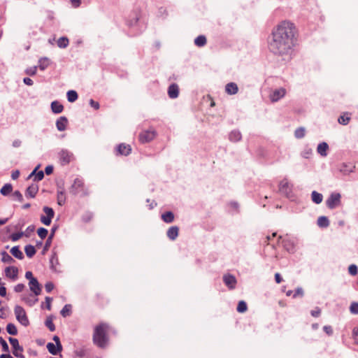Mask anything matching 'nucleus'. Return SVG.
<instances>
[{
	"label": "nucleus",
	"instance_id": "61",
	"mask_svg": "<svg viewBox=\"0 0 358 358\" xmlns=\"http://www.w3.org/2000/svg\"><path fill=\"white\" fill-rule=\"evenodd\" d=\"M90 104L96 110L99 108V103L96 101H94L93 99H90Z\"/></svg>",
	"mask_w": 358,
	"mask_h": 358
},
{
	"label": "nucleus",
	"instance_id": "35",
	"mask_svg": "<svg viewBox=\"0 0 358 358\" xmlns=\"http://www.w3.org/2000/svg\"><path fill=\"white\" fill-rule=\"evenodd\" d=\"M57 43L59 48H65L68 46L69 41L68 38L63 36L59 38Z\"/></svg>",
	"mask_w": 358,
	"mask_h": 358
},
{
	"label": "nucleus",
	"instance_id": "19",
	"mask_svg": "<svg viewBox=\"0 0 358 358\" xmlns=\"http://www.w3.org/2000/svg\"><path fill=\"white\" fill-rule=\"evenodd\" d=\"M178 232L179 228L176 226H173L168 229L166 234L169 239L174 241L178 237Z\"/></svg>",
	"mask_w": 358,
	"mask_h": 358
},
{
	"label": "nucleus",
	"instance_id": "6",
	"mask_svg": "<svg viewBox=\"0 0 358 358\" xmlns=\"http://www.w3.org/2000/svg\"><path fill=\"white\" fill-rule=\"evenodd\" d=\"M43 212L45 213V215H42L41 216V222L45 225H50L55 215V212L52 208L45 206L43 208Z\"/></svg>",
	"mask_w": 358,
	"mask_h": 358
},
{
	"label": "nucleus",
	"instance_id": "22",
	"mask_svg": "<svg viewBox=\"0 0 358 358\" xmlns=\"http://www.w3.org/2000/svg\"><path fill=\"white\" fill-rule=\"evenodd\" d=\"M51 109L54 113L58 114L63 111L64 106L57 101H54L51 103Z\"/></svg>",
	"mask_w": 358,
	"mask_h": 358
},
{
	"label": "nucleus",
	"instance_id": "41",
	"mask_svg": "<svg viewBox=\"0 0 358 358\" xmlns=\"http://www.w3.org/2000/svg\"><path fill=\"white\" fill-rule=\"evenodd\" d=\"M306 130L303 127H299L294 131V136L296 138H302L305 136Z\"/></svg>",
	"mask_w": 358,
	"mask_h": 358
},
{
	"label": "nucleus",
	"instance_id": "34",
	"mask_svg": "<svg viewBox=\"0 0 358 358\" xmlns=\"http://www.w3.org/2000/svg\"><path fill=\"white\" fill-rule=\"evenodd\" d=\"M317 224L320 227H327L329 225V221L325 216H321L317 220Z\"/></svg>",
	"mask_w": 358,
	"mask_h": 358
},
{
	"label": "nucleus",
	"instance_id": "38",
	"mask_svg": "<svg viewBox=\"0 0 358 358\" xmlns=\"http://www.w3.org/2000/svg\"><path fill=\"white\" fill-rule=\"evenodd\" d=\"M6 331L10 335L15 336L17 334V327L13 323H9L7 324Z\"/></svg>",
	"mask_w": 358,
	"mask_h": 358
},
{
	"label": "nucleus",
	"instance_id": "48",
	"mask_svg": "<svg viewBox=\"0 0 358 358\" xmlns=\"http://www.w3.org/2000/svg\"><path fill=\"white\" fill-rule=\"evenodd\" d=\"M0 343L2 346L3 350L6 352H8L9 351L8 345L7 344L6 341L1 337L0 338Z\"/></svg>",
	"mask_w": 358,
	"mask_h": 358
},
{
	"label": "nucleus",
	"instance_id": "60",
	"mask_svg": "<svg viewBox=\"0 0 358 358\" xmlns=\"http://www.w3.org/2000/svg\"><path fill=\"white\" fill-rule=\"evenodd\" d=\"M323 329L328 335H331L333 334V329L331 326H324Z\"/></svg>",
	"mask_w": 358,
	"mask_h": 358
},
{
	"label": "nucleus",
	"instance_id": "25",
	"mask_svg": "<svg viewBox=\"0 0 358 358\" xmlns=\"http://www.w3.org/2000/svg\"><path fill=\"white\" fill-rule=\"evenodd\" d=\"M328 148V144L327 143L322 142L318 145L317 150L320 155L324 157L327 155V150Z\"/></svg>",
	"mask_w": 358,
	"mask_h": 358
},
{
	"label": "nucleus",
	"instance_id": "14",
	"mask_svg": "<svg viewBox=\"0 0 358 358\" xmlns=\"http://www.w3.org/2000/svg\"><path fill=\"white\" fill-rule=\"evenodd\" d=\"M223 281L226 286H227L230 289L235 288L236 285V279L234 275L230 274L224 275L223 276Z\"/></svg>",
	"mask_w": 358,
	"mask_h": 358
},
{
	"label": "nucleus",
	"instance_id": "53",
	"mask_svg": "<svg viewBox=\"0 0 358 358\" xmlns=\"http://www.w3.org/2000/svg\"><path fill=\"white\" fill-rule=\"evenodd\" d=\"M45 289L46 292H48V293L52 292V290L54 289L53 283L51 282H48L45 285Z\"/></svg>",
	"mask_w": 358,
	"mask_h": 358
},
{
	"label": "nucleus",
	"instance_id": "17",
	"mask_svg": "<svg viewBox=\"0 0 358 358\" xmlns=\"http://www.w3.org/2000/svg\"><path fill=\"white\" fill-rule=\"evenodd\" d=\"M168 94L171 99H176L179 94V88L178 85L172 84L169 87Z\"/></svg>",
	"mask_w": 358,
	"mask_h": 358
},
{
	"label": "nucleus",
	"instance_id": "26",
	"mask_svg": "<svg viewBox=\"0 0 358 358\" xmlns=\"http://www.w3.org/2000/svg\"><path fill=\"white\" fill-rule=\"evenodd\" d=\"M279 189L280 191L284 192V193H287L288 192V190H289V181L287 180V179H283L282 180L280 181V184H279Z\"/></svg>",
	"mask_w": 358,
	"mask_h": 358
},
{
	"label": "nucleus",
	"instance_id": "18",
	"mask_svg": "<svg viewBox=\"0 0 358 358\" xmlns=\"http://www.w3.org/2000/svg\"><path fill=\"white\" fill-rule=\"evenodd\" d=\"M5 273L8 278L15 280L17 276L18 270L14 266H9L6 268Z\"/></svg>",
	"mask_w": 358,
	"mask_h": 358
},
{
	"label": "nucleus",
	"instance_id": "62",
	"mask_svg": "<svg viewBox=\"0 0 358 358\" xmlns=\"http://www.w3.org/2000/svg\"><path fill=\"white\" fill-rule=\"evenodd\" d=\"M20 176V171L16 170V171H14L12 172V174H11V178L13 180H16L19 178Z\"/></svg>",
	"mask_w": 358,
	"mask_h": 358
},
{
	"label": "nucleus",
	"instance_id": "51",
	"mask_svg": "<svg viewBox=\"0 0 358 358\" xmlns=\"http://www.w3.org/2000/svg\"><path fill=\"white\" fill-rule=\"evenodd\" d=\"M303 289L301 288V287H298L296 289L294 294H293V297L296 298L297 296H303Z\"/></svg>",
	"mask_w": 358,
	"mask_h": 358
},
{
	"label": "nucleus",
	"instance_id": "50",
	"mask_svg": "<svg viewBox=\"0 0 358 358\" xmlns=\"http://www.w3.org/2000/svg\"><path fill=\"white\" fill-rule=\"evenodd\" d=\"M13 196H15L20 202L23 201V196L20 191L17 190L14 192Z\"/></svg>",
	"mask_w": 358,
	"mask_h": 358
},
{
	"label": "nucleus",
	"instance_id": "29",
	"mask_svg": "<svg viewBox=\"0 0 358 358\" xmlns=\"http://www.w3.org/2000/svg\"><path fill=\"white\" fill-rule=\"evenodd\" d=\"M57 198V203L59 206L64 205L66 202V195H65L64 191V190L58 191Z\"/></svg>",
	"mask_w": 358,
	"mask_h": 358
},
{
	"label": "nucleus",
	"instance_id": "63",
	"mask_svg": "<svg viewBox=\"0 0 358 358\" xmlns=\"http://www.w3.org/2000/svg\"><path fill=\"white\" fill-rule=\"evenodd\" d=\"M275 280L278 284H280L282 281V278L279 273L275 274Z\"/></svg>",
	"mask_w": 358,
	"mask_h": 358
},
{
	"label": "nucleus",
	"instance_id": "52",
	"mask_svg": "<svg viewBox=\"0 0 358 358\" xmlns=\"http://www.w3.org/2000/svg\"><path fill=\"white\" fill-rule=\"evenodd\" d=\"M0 317L3 319L6 317V310L4 307L2 306L1 301H0Z\"/></svg>",
	"mask_w": 358,
	"mask_h": 358
},
{
	"label": "nucleus",
	"instance_id": "31",
	"mask_svg": "<svg viewBox=\"0 0 358 358\" xmlns=\"http://www.w3.org/2000/svg\"><path fill=\"white\" fill-rule=\"evenodd\" d=\"M12 190H13L12 185L7 183L1 187L0 192L2 195L7 196L12 192Z\"/></svg>",
	"mask_w": 358,
	"mask_h": 358
},
{
	"label": "nucleus",
	"instance_id": "30",
	"mask_svg": "<svg viewBox=\"0 0 358 358\" xmlns=\"http://www.w3.org/2000/svg\"><path fill=\"white\" fill-rule=\"evenodd\" d=\"M311 198L314 203L319 204L322 201L323 196L320 193L313 191L311 194Z\"/></svg>",
	"mask_w": 358,
	"mask_h": 358
},
{
	"label": "nucleus",
	"instance_id": "10",
	"mask_svg": "<svg viewBox=\"0 0 358 358\" xmlns=\"http://www.w3.org/2000/svg\"><path fill=\"white\" fill-rule=\"evenodd\" d=\"M73 154L67 150H62L59 152V160L62 165L68 164L73 159Z\"/></svg>",
	"mask_w": 358,
	"mask_h": 358
},
{
	"label": "nucleus",
	"instance_id": "45",
	"mask_svg": "<svg viewBox=\"0 0 358 358\" xmlns=\"http://www.w3.org/2000/svg\"><path fill=\"white\" fill-rule=\"evenodd\" d=\"M23 235V232L14 233L10 235V238L12 241L15 242L18 241L20 238H22Z\"/></svg>",
	"mask_w": 358,
	"mask_h": 358
},
{
	"label": "nucleus",
	"instance_id": "16",
	"mask_svg": "<svg viewBox=\"0 0 358 358\" xmlns=\"http://www.w3.org/2000/svg\"><path fill=\"white\" fill-rule=\"evenodd\" d=\"M67 124L68 120L64 116L60 117L56 122L57 129L60 131H64L66 129Z\"/></svg>",
	"mask_w": 358,
	"mask_h": 358
},
{
	"label": "nucleus",
	"instance_id": "64",
	"mask_svg": "<svg viewBox=\"0 0 358 358\" xmlns=\"http://www.w3.org/2000/svg\"><path fill=\"white\" fill-rule=\"evenodd\" d=\"M353 338L355 341H358V329L357 328H355L353 329Z\"/></svg>",
	"mask_w": 358,
	"mask_h": 358
},
{
	"label": "nucleus",
	"instance_id": "49",
	"mask_svg": "<svg viewBox=\"0 0 358 358\" xmlns=\"http://www.w3.org/2000/svg\"><path fill=\"white\" fill-rule=\"evenodd\" d=\"M45 325L50 329V331H54L55 330V324H53L52 320H47L45 322Z\"/></svg>",
	"mask_w": 358,
	"mask_h": 358
},
{
	"label": "nucleus",
	"instance_id": "33",
	"mask_svg": "<svg viewBox=\"0 0 358 358\" xmlns=\"http://www.w3.org/2000/svg\"><path fill=\"white\" fill-rule=\"evenodd\" d=\"M24 251L27 256L29 258L32 257L36 252L35 248L31 245H26L24 248Z\"/></svg>",
	"mask_w": 358,
	"mask_h": 358
},
{
	"label": "nucleus",
	"instance_id": "2",
	"mask_svg": "<svg viewBox=\"0 0 358 358\" xmlns=\"http://www.w3.org/2000/svg\"><path fill=\"white\" fill-rule=\"evenodd\" d=\"M109 325L101 322L94 328L92 340L94 345L101 348H104L108 345Z\"/></svg>",
	"mask_w": 358,
	"mask_h": 358
},
{
	"label": "nucleus",
	"instance_id": "13",
	"mask_svg": "<svg viewBox=\"0 0 358 358\" xmlns=\"http://www.w3.org/2000/svg\"><path fill=\"white\" fill-rule=\"evenodd\" d=\"M29 286L30 290L34 292L36 296H38L41 292V286L39 284L38 280L32 279L31 281L29 282Z\"/></svg>",
	"mask_w": 358,
	"mask_h": 358
},
{
	"label": "nucleus",
	"instance_id": "58",
	"mask_svg": "<svg viewBox=\"0 0 358 358\" xmlns=\"http://www.w3.org/2000/svg\"><path fill=\"white\" fill-rule=\"evenodd\" d=\"M24 285L23 284H17L14 287V290L16 292H21L24 290Z\"/></svg>",
	"mask_w": 358,
	"mask_h": 358
},
{
	"label": "nucleus",
	"instance_id": "1",
	"mask_svg": "<svg viewBox=\"0 0 358 358\" xmlns=\"http://www.w3.org/2000/svg\"><path fill=\"white\" fill-rule=\"evenodd\" d=\"M297 33L294 23L284 20L277 24L271 33V40L268 48L273 54L281 56L283 59H289L293 52V48Z\"/></svg>",
	"mask_w": 358,
	"mask_h": 358
},
{
	"label": "nucleus",
	"instance_id": "39",
	"mask_svg": "<svg viewBox=\"0 0 358 358\" xmlns=\"http://www.w3.org/2000/svg\"><path fill=\"white\" fill-rule=\"evenodd\" d=\"M71 313V306L69 304L65 305L61 310V315L63 317L69 316Z\"/></svg>",
	"mask_w": 358,
	"mask_h": 358
},
{
	"label": "nucleus",
	"instance_id": "24",
	"mask_svg": "<svg viewBox=\"0 0 358 358\" xmlns=\"http://www.w3.org/2000/svg\"><path fill=\"white\" fill-rule=\"evenodd\" d=\"M162 219L166 223H171L174 220V215L171 211H167L162 215Z\"/></svg>",
	"mask_w": 358,
	"mask_h": 358
},
{
	"label": "nucleus",
	"instance_id": "11",
	"mask_svg": "<svg viewBox=\"0 0 358 358\" xmlns=\"http://www.w3.org/2000/svg\"><path fill=\"white\" fill-rule=\"evenodd\" d=\"M280 240H282V246L285 248L286 250H287L289 252H293L294 248V244L290 238H289L288 237L282 238V236H279L278 242L280 241Z\"/></svg>",
	"mask_w": 358,
	"mask_h": 358
},
{
	"label": "nucleus",
	"instance_id": "46",
	"mask_svg": "<svg viewBox=\"0 0 358 358\" xmlns=\"http://www.w3.org/2000/svg\"><path fill=\"white\" fill-rule=\"evenodd\" d=\"M348 272L352 275H356L358 272V268L355 264H351L348 267Z\"/></svg>",
	"mask_w": 358,
	"mask_h": 358
},
{
	"label": "nucleus",
	"instance_id": "9",
	"mask_svg": "<svg viewBox=\"0 0 358 358\" xmlns=\"http://www.w3.org/2000/svg\"><path fill=\"white\" fill-rule=\"evenodd\" d=\"M287 93L285 88L280 87L273 90L269 94V99L271 102H276L283 98Z\"/></svg>",
	"mask_w": 358,
	"mask_h": 358
},
{
	"label": "nucleus",
	"instance_id": "42",
	"mask_svg": "<svg viewBox=\"0 0 358 358\" xmlns=\"http://www.w3.org/2000/svg\"><path fill=\"white\" fill-rule=\"evenodd\" d=\"M50 65V60L48 58H42L39 60V68L44 70Z\"/></svg>",
	"mask_w": 358,
	"mask_h": 358
},
{
	"label": "nucleus",
	"instance_id": "21",
	"mask_svg": "<svg viewBox=\"0 0 358 358\" xmlns=\"http://www.w3.org/2000/svg\"><path fill=\"white\" fill-rule=\"evenodd\" d=\"M351 120V113H343L338 119L339 124L343 125H347Z\"/></svg>",
	"mask_w": 358,
	"mask_h": 358
},
{
	"label": "nucleus",
	"instance_id": "59",
	"mask_svg": "<svg viewBox=\"0 0 358 358\" xmlns=\"http://www.w3.org/2000/svg\"><path fill=\"white\" fill-rule=\"evenodd\" d=\"M45 299L46 308L48 310H50L51 309V302L52 301V299L50 296H46Z\"/></svg>",
	"mask_w": 358,
	"mask_h": 358
},
{
	"label": "nucleus",
	"instance_id": "44",
	"mask_svg": "<svg viewBox=\"0 0 358 358\" xmlns=\"http://www.w3.org/2000/svg\"><path fill=\"white\" fill-rule=\"evenodd\" d=\"M48 230L43 227H41L37 230V234L41 239H44L48 235Z\"/></svg>",
	"mask_w": 358,
	"mask_h": 358
},
{
	"label": "nucleus",
	"instance_id": "3",
	"mask_svg": "<svg viewBox=\"0 0 358 358\" xmlns=\"http://www.w3.org/2000/svg\"><path fill=\"white\" fill-rule=\"evenodd\" d=\"M69 193L72 195L80 194L81 196H85L89 194L87 188L85 187L83 180L80 178H76L69 188Z\"/></svg>",
	"mask_w": 358,
	"mask_h": 358
},
{
	"label": "nucleus",
	"instance_id": "12",
	"mask_svg": "<svg viewBox=\"0 0 358 358\" xmlns=\"http://www.w3.org/2000/svg\"><path fill=\"white\" fill-rule=\"evenodd\" d=\"M117 155L127 156L131 152V147L129 144L120 143L117 147Z\"/></svg>",
	"mask_w": 358,
	"mask_h": 358
},
{
	"label": "nucleus",
	"instance_id": "20",
	"mask_svg": "<svg viewBox=\"0 0 358 358\" xmlns=\"http://www.w3.org/2000/svg\"><path fill=\"white\" fill-rule=\"evenodd\" d=\"M238 86L234 83H229L225 86V91L228 94H236L238 92Z\"/></svg>",
	"mask_w": 358,
	"mask_h": 358
},
{
	"label": "nucleus",
	"instance_id": "23",
	"mask_svg": "<svg viewBox=\"0 0 358 358\" xmlns=\"http://www.w3.org/2000/svg\"><path fill=\"white\" fill-rule=\"evenodd\" d=\"M38 167L35 168V169L31 173V174L29 176V178L34 176V181H40L44 177V173L43 171H37Z\"/></svg>",
	"mask_w": 358,
	"mask_h": 358
},
{
	"label": "nucleus",
	"instance_id": "40",
	"mask_svg": "<svg viewBox=\"0 0 358 358\" xmlns=\"http://www.w3.org/2000/svg\"><path fill=\"white\" fill-rule=\"evenodd\" d=\"M236 309L238 313H245L248 310L247 303L244 301H240Z\"/></svg>",
	"mask_w": 358,
	"mask_h": 358
},
{
	"label": "nucleus",
	"instance_id": "8",
	"mask_svg": "<svg viewBox=\"0 0 358 358\" xmlns=\"http://www.w3.org/2000/svg\"><path fill=\"white\" fill-rule=\"evenodd\" d=\"M156 134L157 133L154 129L143 131L139 134V141L142 143H148L155 138Z\"/></svg>",
	"mask_w": 358,
	"mask_h": 358
},
{
	"label": "nucleus",
	"instance_id": "7",
	"mask_svg": "<svg viewBox=\"0 0 358 358\" xmlns=\"http://www.w3.org/2000/svg\"><path fill=\"white\" fill-rule=\"evenodd\" d=\"M8 341L13 348V354L14 356L19 358H24V355L22 354L23 352V348L20 345L18 340L17 338L10 337Z\"/></svg>",
	"mask_w": 358,
	"mask_h": 358
},
{
	"label": "nucleus",
	"instance_id": "43",
	"mask_svg": "<svg viewBox=\"0 0 358 358\" xmlns=\"http://www.w3.org/2000/svg\"><path fill=\"white\" fill-rule=\"evenodd\" d=\"M1 260L3 262L11 263L13 259L6 252L3 251L1 252Z\"/></svg>",
	"mask_w": 358,
	"mask_h": 358
},
{
	"label": "nucleus",
	"instance_id": "27",
	"mask_svg": "<svg viewBox=\"0 0 358 358\" xmlns=\"http://www.w3.org/2000/svg\"><path fill=\"white\" fill-rule=\"evenodd\" d=\"M10 253L18 259H22L24 258L23 253L18 246L13 247L10 250Z\"/></svg>",
	"mask_w": 358,
	"mask_h": 358
},
{
	"label": "nucleus",
	"instance_id": "54",
	"mask_svg": "<svg viewBox=\"0 0 358 358\" xmlns=\"http://www.w3.org/2000/svg\"><path fill=\"white\" fill-rule=\"evenodd\" d=\"M36 73V66L31 67L26 70V73L29 76H34Z\"/></svg>",
	"mask_w": 358,
	"mask_h": 358
},
{
	"label": "nucleus",
	"instance_id": "57",
	"mask_svg": "<svg viewBox=\"0 0 358 358\" xmlns=\"http://www.w3.org/2000/svg\"><path fill=\"white\" fill-rule=\"evenodd\" d=\"M310 313L313 317H317L320 315L321 310L317 307L315 310H313Z\"/></svg>",
	"mask_w": 358,
	"mask_h": 358
},
{
	"label": "nucleus",
	"instance_id": "5",
	"mask_svg": "<svg viewBox=\"0 0 358 358\" xmlns=\"http://www.w3.org/2000/svg\"><path fill=\"white\" fill-rule=\"evenodd\" d=\"M341 196L339 193H332L326 201L327 206L330 209H334L341 205Z\"/></svg>",
	"mask_w": 358,
	"mask_h": 358
},
{
	"label": "nucleus",
	"instance_id": "4",
	"mask_svg": "<svg viewBox=\"0 0 358 358\" xmlns=\"http://www.w3.org/2000/svg\"><path fill=\"white\" fill-rule=\"evenodd\" d=\"M15 315L17 320L23 326L29 325V322L24 309L20 306H16L14 308Z\"/></svg>",
	"mask_w": 358,
	"mask_h": 358
},
{
	"label": "nucleus",
	"instance_id": "47",
	"mask_svg": "<svg viewBox=\"0 0 358 358\" xmlns=\"http://www.w3.org/2000/svg\"><path fill=\"white\" fill-rule=\"evenodd\" d=\"M350 310L353 314H358V303H352L350 307Z\"/></svg>",
	"mask_w": 358,
	"mask_h": 358
},
{
	"label": "nucleus",
	"instance_id": "56",
	"mask_svg": "<svg viewBox=\"0 0 358 358\" xmlns=\"http://www.w3.org/2000/svg\"><path fill=\"white\" fill-rule=\"evenodd\" d=\"M53 340L55 342L57 347L59 348V350H62V345L60 343L59 338L57 336H55L53 337Z\"/></svg>",
	"mask_w": 358,
	"mask_h": 358
},
{
	"label": "nucleus",
	"instance_id": "28",
	"mask_svg": "<svg viewBox=\"0 0 358 358\" xmlns=\"http://www.w3.org/2000/svg\"><path fill=\"white\" fill-rule=\"evenodd\" d=\"M206 43V38L203 35H200L194 39V44L198 47H203Z\"/></svg>",
	"mask_w": 358,
	"mask_h": 358
},
{
	"label": "nucleus",
	"instance_id": "37",
	"mask_svg": "<svg viewBox=\"0 0 358 358\" xmlns=\"http://www.w3.org/2000/svg\"><path fill=\"white\" fill-rule=\"evenodd\" d=\"M67 99L69 102H74L78 99V94L74 90H69L67 94Z\"/></svg>",
	"mask_w": 358,
	"mask_h": 358
},
{
	"label": "nucleus",
	"instance_id": "36",
	"mask_svg": "<svg viewBox=\"0 0 358 358\" xmlns=\"http://www.w3.org/2000/svg\"><path fill=\"white\" fill-rule=\"evenodd\" d=\"M241 138V134L237 131H233L229 134V139L233 142H237Z\"/></svg>",
	"mask_w": 358,
	"mask_h": 358
},
{
	"label": "nucleus",
	"instance_id": "15",
	"mask_svg": "<svg viewBox=\"0 0 358 358\" xmlns=\"http://www.w3.org/2000/svg\"><path fill=\"white\" fill-rule=\"evenodd\" d=\"M38 192V186L36 184H32L27 187L25 192V196L27 198H34Z\"/></svg>",
	"mask_w": 358,
	"mask_h": 358
},
{
	"label": "nucleus",
	"instance_id": "55",
	"mask_svg": "<svg viewBox=\"0 0 358 358\" xmlns=\"http://www.w3.org/2000/svg\"><path fill=\"white\" fill-rule=\"evenodd\" d=\"M52 238L51 237H48L46 242H45V246H44V248H43V251L45 252L46 250H48L49 249V248L50 247L51 245V243H52Z\"/></svg>",
	"mask_w": 358,
	"mask_h": 358
},
{
	"label": "nucleus",
	"instance_id": "32",
	"mask_svg": "<svg viewBox=\"0 0 358 358\" xmlns=\"http://www.w3.org/2000/svg\"><path fill=\"white\" fill-rule=\"evenodd\" d=\"M47 348L50 354L52 355H57L58 352H61L62 350H59V348L55 346V345L52 343H48L47 344Z\"/></svg>",
	"mask_w": 358,
	"mask_h": 358
}]
</instances>
